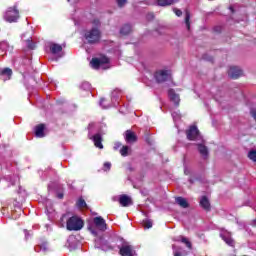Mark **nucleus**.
Segmentation results:
<instances>
[{"label":"nucleus","mask_w":256,"mask_h":256,"mask_svg":"<svg viewBox=\"0 0 256 256\" xmlns=\"http://www.w3.org/2000/svg\"><path fill=\"white\" fill-rule=\"evenodd\" d=\"M172 117L174 119V122L176 123V121H179V119H181V113H179V112H172Z\"/></svg>","instance_id":"nucleus-35"},{"label":"nucleus","mask_w":256,"mask_h":256,"mask_svg":"<svg viewBox=\"0 0 256 256\" xmlns=\"http://www.w3.org/2000/svg\"><path fill=\"white\" fill-rule=\"evenodd\" d=\"M18 19L19 10L17 9V6L8 8V10L4 13V20L7 21V23H17Z\"/></svg>","instance_id":"nucleus-4"},{"label":"nucleus","mask_w":256,"mask_h":256,"mask_svg":"<svg viewBox=\"0 0 256 256\" xmlns=\"http://www.w3.org/2000/svg\"><path fill=\"white\" fill-rule=\"evenodd\" d=\"M175 201L179 207H182V209H187V207H189V202L183 197H176Z\"/></svg>","instance_id":"nucleus-21"},{"label":"nucleus","mask_w":256,"mask_h":256,"mask_svg":"<svg viewBox=\"0 0 256 256\" xmlns=\"http://www.w3.org/2000/svg\"><path fill=\"white\" fill-rule=\"evenodd\" d=\"M176 241H181L182 243H185V245H186V247H188V249H191V247H192L189 240L183 236H179L178 239H176Z\"/></svg>","instance_id":"nucleus-27"},{"label":"nucleus","mask_w":256,"mask_h":256,"mask_svg":"<svg viewBox=\"0 0 256 256\" xmlns=\"http://www.w3.org/2000/svg\"><path fill=\"white\" fill-rule=\"evenodd\" d=\"M40 251H47L48 247H47V242L46 241H42L39 243L38 247H35V251L39 252Z\"/></svg>","instance_id":"nucleus-25"},{"label":"nucleus","mask_w":256,"mask_h":256,"mask_svg":"<svg viewBox=\"0 0 256 256\" xmlns=\"http://www.w3.org/2000/svg\"><path fill=\"white\" fill-rule=\"evenodd\" d=\"M187 139L189 141H197L201 139V134H199V129L196 126H191L189 130L186 132Z\"/></svg>","instance_id":"nucleus-10"},{"label":"nucleus","mask_w":256,"mask_h":256,"mask_svg":"<svg viewBox=\"0 0 256 256\" xmlns=\"http://www.w3.org/2000/svg\"><path fill=\"white\" fill-rule=\"evenodd\" d=\"M116 3L118 7L122 8L125 7V5H127V0H116Z\"/></svg>","instance_id":"nucleus-37"},{"label":"nucleus","mask_w":256,"mask_h":256,"mask_svg":"<svg viewBox=\"0 0 256 256\" xmlns=\"http://www.w3.org/2000/svg\"><path fill=\"white\" fill-rule=\"evenodd\" d=\"M190 19H191V14H189V12H186L185 23L188 31L191 29V23L189 22Z\"/></svg>","instance_id":"nucleus-28"},{"label":"nucleus","mask_w":256,"mask_h":256,"mask_svg":"<svg viewBox=\"0 0 256 256\" xmlns=\"http://www.w3.org/2000/svg\"><path fill=\"white\" fill-rule=\"evenodd\" d=\"M95 247L96 249H101L102 251H111L113 249V246L109 245V242H107L101 236H98L95 239Z\"/></svg>","instance_id":"nucleus-8"},{"label":"nucleus","mask_w":256,"mask_h":256,"mask_svg":"<svg viewBox=\"0 0 256 256\" xmlns=\"http://www.w3.org/2000/svg\"><path fill=\"white\" fill-rule=\"evenodd\" d=\"M111 169V162L104 163V171H109Z\"/></svg>","instance_id":"nucleus-40"},{"label":"nucleus","mask_w":256,"mask_h":256,"mask_svg":"<svg viewBox=\"0 0 256 256\" xmlns=\"http://www.w3.org/2000/svg\"><path fill=\"white\" fill-rule=\"evenodd\" d=\"M19 178L17 176H14L13 178H10V183L13 185Z\"/></svg>","instance_id":"nucleus-42"},{"label":"nucleus","mask_w":256,"mask_h":256,"mask_svg":"<svg viewBox=\"0 0 256 256\" xmlns=\"http://www.w3.org/2000/svg\"><path fill=\"white\" fill-rule=\"evenodd\" d=\"M145 5H157L158 7H169V5H175L179 3V0H144Z\"/></svg>","instance_id":"nucleus-6"},{"label":"nucleus","mask_w":256,"mask_h":256,"mask_svg":"<svg viewBox=\"0 0 256 256\" xmlns=\"http://www.w3.org/2000/svg\"><path fill=\"white\" fill-rule=\"evenodd\" d=\"M119 253L121 256H137L135 248H133L129 243H124L120 248Z\"/></svg>","instance_id":"nucleus-9"},{"label":"nucleus","mask_w":256,"mask_h":256,"mask_svg":"<svg viewBox=\"0 0 256 256\" xmlns=\"http://www.w3.org/2000/svg\"><path fill=\"white\" fill-rule=\"evenodd\" d=\"M66 229L68 231H81L83 229V220L77 216H72L67 220Z\"/></svg>","instance_id":"nucleus-3"},{"label":"nucleus","mask_w":256,"mask_h":256,"mask_svg":"<svg viewBox=\"0 0 256 256\" xmlns=\"http://www.w3.org/2000/svg\"><path fill=\"white\" fill-rule=\"evenodd\" d=\"M154 78L157 83H165V81H169V79H171V72L168 70H158L155 72Z\"/></svg>","instance_id":"nucleus-7"},{"label":"nucleus","mask_w":256,"mask_h":256,"mask_svg":"<svg viewBox=\"0 0 256 256\" xmlns=\"http://www.w3.org/2000/svg\"><path fill=\"white\" fill-rule=\"evenodd\" d=\"M105 98H101L100 99V102H99V105H100V107L102 108V109H109V107H111V106H105Z\"/></svg>","instance_id":"nucleus-38"},{"label":"nucleus","mask_w":256,"mask_h":256,"mask_svg":"<svg viewBox=\"0 0 256 256\" xmlns=\"http://www.w3.org/2000/svg\"><path fill=\"white\" fill-rule=\"evenodd\" d=\"M120 154L122 157H127V155H129V146H123L120 150Z\"/></svg>","instance_id":"nucleus-30"},{"label":"nucleus","mask_w":256,"mask_h":256,"mask_svg":"<svg viewBox=\"0 0 256 256\" xmlns=\"http://www.w3.org/2000/svg\"><path fill=\"white\" fill-rule=\"evenodd\" d=\"M92 69H108L105 65H109V58H93L90 62Z\"/></svg>","instance_id":"nucleus-5"},{"label":"nucleus","mask_w":256,"mask_h":256,"mask_svg":"<svg viewBox=\"0 0 256 256\" xmlns=\"http://www.w3.org/2000/svg\"><path fill=\"white\" fill-rule=\"evenodd\" d=\"M252 225H253V227H256V220L252 221Z\"/></svg>","instance_id":"nucleus-47"},{"label":"nucleus","mask_w":256,"mask_h":256,"mask_svg":"<svg viewBox=\"0 0 256 256\" xmlns=\"http://www.w3.org/2000/svg\"><path fill=\"white\" fill-rule=\"evenodd\" d=\"M81 88L84 89V91H89L91 89V84L89 82H84L81 84Z\"/></svg>","instance_id":"nucleus-33"},{"label":"nucleus","mask_w":256,"mask_h":256,"mask_svg":"<svg viewBox=\"0 0 256 256\" xmlns=\"http://www.w3.org/2000/svg\"><path fill=\"white\" fill-rule=\"evenodd\" d=\"M200 206L202 209H205V211H210L211 209V203H209V199H207L205 196L201 198Z\"/></svg>","instance_id":"nucleus-22"},{"label":"nucleus","mask_w":256,"mask_h":256,"mask_svg":"<svg viewBox=\"0 0 256 256\" xmlns=\"http://www.w3.org/2000/svg\"><path fill=\"white\" fill-rule=\"evenodd\" d=\"M58 197H59V199H63V195L62 194H59Z\"/></svg>","instance_id":"nucleus-48"},{"label":"nucleus","mask_w":256,"mask_h":256,"mask_svg":"<svg viewBox=\"0 0 256 256\" xmlns=\"http://www.w3.org/2000/svg\"><path fill=\"white\" fill-rule=\"evenodd\" d=\"M68 2L71 1V0H67Z\"/></svg>","instance_id":"nucleus-51"},{"label":"nucleus","mask_w":256,"mask_h":256,"mask_svg":"<svg viewBox=\"0 0 256 256\" xmlns=\"http://www.w3.org/2000/svg\"><path fill=\"white\" fill-rule=\"evenodd\" d=\"M228 75L230 79H239V77L243 76V70L237 66H231Z\"/></svg>","instance_id":"nucleus-11"},{"label":"nucleus","mask_w":256,"mask_h":256,"mask_svg":"<svg viewBox=\"0 0 256 256\" xmlns=\"http://www.w3.org/2000/svg\"><path fill=\"white\" fill-rule=\"evenodd\" d=\"M77 207H79L80 209H83L87 207V202H85L83 198H79V200L77 201Z\"/></svg>","instance_id":"nucleus-29"},{"label":"nucleus","mask_w":256,"mask_h":256,"mask_svg":"<svg viewBox=\"0 0 256 256\" xmlns=\"http://www.w3.org/2000/svg\"><path fill=\"white\" fill-rule=\"evenodd\" d=\"M61 51H63V46H61L60 44H56V43L50 44V52L52 53V55H59Z\"/></svg>","instance_id":"nucleus-19"},{"label":"nucleus","mask_w":256,"mask_h":256,"mask_svg":"<svg viewBox=\"0 0 256 256\" xmlns=\"http://www.w3.org/2000/svg\"><path fill=\"white\" fill-rule=\"evenodd\" d=\"M185 175H189V170L187 168L184 169Z\"/></svg>","instance_id":"nucleus-45"},{"label":"nucleus","mask_w":256,"mask_h":256,"mask_svg":"<svg viewBox=\"0 0 256 256\" xmlns=\"http://www.w3.org/2000/svg\"><path fill=\"white\" fill-rule=\"evenodd\" d=\"M88 230L94 237H99V232L105 233L107 231V222L103 217L97 216L88 224Z\"/></svg>","instance_id":"nucleus-2"},{"label":"nucleus","mask_w":256,"mask_h":256,"mask_svg":"<svg viewBox=\"0 0 256 256\" xmlns=\"http://www.w3.org/2000/svg\"><path fill=\"white\" fill-rule=\"evenodd\" d=\"M90 139H92L95 147H97L98 149H103V143H101L103 141V138H101V134H96L94 136H90Z\"/></svg>","instance_id":"nucleus-17"},{"label":"nucleus","mask_w":256,"mask_h":256,"mask_svg":"<svg viewBox=\"0 0 256 256\" xmlns=\"http://www.w3.org/2000/svg\"><path fill=\"white\" fill-rule=\"evenodd\" d=\"M198 151L202 158L209 159V148L204 143L197 144Z\"/></svg>","instance_id":"nucleus-13"},{"label":"nucleus","mask_w":256,"mask_h":256,"mask_svg":"<svg viewBox=\"0 0 256 256\" xmlns=\"http://www.w3.org/2000/svg\"><path fill=\"white\" fill-rule=\"evenodd\" d=\"M142 225L144 229H151L153 227V220L146 218L142 221Z\"/></svg>","instance_id":"nucleus-24"},{"label":"nucleus","mask_w":256,"mask_h":256,"mask_svg":"<svg viewBox=\"0 0 256 256\" xmlns=\"http://www.w3.org/2000/svg\"><path fill=\"white\" fill-rule=\"evenodd\" d=\"M11 75H13V70H11V68H4L0 72V77L3 81H9V79H11Z\"/></svg>","instance_id":"nucleus-18"},{"label":"nucleus","mask_w":256,"mask_h":256,"mask_svg":"<svg viewBox=\"0 0 256 256\" xmlns=\"http://www.w3.org/2000/svg\"><path fill=\"white\" fill-rule=\"evenodd\" d=\"M23 37H25V34L22 35V39H23Z\"/></svg>","instance_id":"nucleus-49"},{"label":"nucleus","mask_w":256,"mask_h":256,"mask_svg":"<svg viewBox=\"0 0 256 256\" xmlns=\"http://www.w3.org/2000/svg\"><path fill=\"white\" fill-rule=\"evenodd\" d=\"M220 237L223 239V241L226 242V245H229L230 247L235 246V240L231 237V232L228 231H222L220 233Z\"/></svg>","instance_id":"nucleus-12"},{"label":"nucleus","mask_w":256,"mask_h":256,"mask_svg":"<svg viewBox=\"0 0 256 256\" xmlns=\"http://www.w3.org/2000/svg\"><path fill=\"white\" fill-rule=\"evenodd\" d=\"M124 139L126 143H135L137 141V135L131 130H127L125 132Z\"/></svg>","instance_id":"nucleus-15"},{"label":"nucleus","mask_w":256,"mask_h":256,"mask_svg":"<svg viewBox=\"0 0 256 256\" xmlns=\"http://www.w3.org/2000/svg\"><path fill=\"white\" fill-rule=\"evenodd\" d=\"M132 28L131 25L129 24H125L121 29H120V33L121 35H129V33H131Z\"/></svg>","instance_id":"nucleus-23"},{"label":"nucleus","mask_w":256,"mask_h":256,"mask_svg":"<svg viewBox=\"0 0 256 256\" xmlns=\"http://www.w3.org/2000/svg\"><path fill=\"white\" fill-rule=\"evenodd\" d=\"M121 145H122L121 142H116L114 144V150L117 151V149L121 148Z\"/></svg>","instance_id":"nucleus-41"},{"label":"nucleus","mask_w":256,"mask_h":256,"mask_svg":"<svg viewBox=\"0 0 256 256\" xmlns=\"http://www.w3.org/2000/svg\"><path fill=\"white\" fill-rule=\"evenodd\" d=\"M168 97L170 98V101L176 105V107H179V102L181 99H179V96L175 93L174 89L168 90Z\"/></svg>","instance_id":"nucleus-16"},{"label":"nucleus","mask_w":256,"mask_h":256,"mask_svg":"<svg viewBox=\"0 0 256 256\" xmlns=\"http://www.w3.org/2000/svg\"><path fill=\"white\" fill-rule=\"evenodd\" d=\"M172 249H173V255L174 256H181V250H178L177 246L172 245Z\"/></svg>","instance_id":"nucleus-36"},{"label":"nucleus","mask_w":256,"mask_h":256,"mask_svg":"<svg viewBox=\"0 0 256 256\" xmlns=\"http://www.w3.org/2000/svg\"><path fill=\"white\" fill-rule=\"evenodd\" d=\"M35 135L38 138L45 137V124H40L35 127Z\"/></svg>","instance_id":"nucleus-20"},{"label":"nucleus","mask_w":256,"mask_h":256,"mask_svg":"<svg viewBox=\"0 0 256 256\" xmlns=\"http://www.w3.org/2000/svg\"><path fill=\"white\" fill-rule=\"evenodd\" d=\"M0 49H2V51H11V46H9V42L2 41L0 43Z\"/></svg>","instance_id":"nucleus-26"},{"label":"nucleus","mask_w":256,"mask_h":256,"mask_svg":"<svg viewBox=\"0 0 256 256\" xmlns=\"http://www.w3.org/2000/svg\"><path fill=\"white\" fill-rule=\"evenodd\" d=\"M119 203L122 207H129L130 205H133V200H131V197L124 194L120 195Z\"/></svg>","instance_id":"nucleus-14"},{"label":"nucleus","mask_w":256,"mask_h":256,"mask_svg":"<svg viewBox=\"0 0 256 256\" xmlns=\"http://www.w3.org/2000/svg\"><path fill=\"white\" fill-rule=\"evenodd\" d=\"M230 9L233 11V8H232V7H230Z\"/></svg>","instance_id":"nucleus-50"},{"label":"nucleus","mask_w":256,"mask_h":256,"mask_svg":"<svg viewBox=\"0 0 256 256\" xmlns=\"http://www.w3.org/2000/svg\"><path fill=\"white\" fill-rule=\"evenodd\" d=\"M148 19H153V17H155L154 15H153V13H150V14H148Z\"/></svg>","instance_id":"nucleus-44"},{"label":"nucleus","mask_w":256,"mask_h":256,"mask_svg":"<svg viewBox=\"0 0 256 256\" xmlns=\"http://www.w3.org/2000/svg\"><path fill=\"white\" fill-rule=\"evenodd\" d=\"M248 157L251 159V161H256V150H251L248 153Z\"/></svg>","instance_id":"nucleus-34"},{"label":"nucleus","mask_w":256,"mask_h":256,"mask_svg":"<svg viewBox=\"0 0 256 256\" xmlns=\"http://www.w3.org/2000/svg\"><path fill=\"white\" fill-rule=\"evenodd\" d=\"M67 217V214H64L61 218V221H65V218Z\"/></svg>","instance_id":"nucleus-46"},{"label":"nucleus","mask_w":256,"mask_h":256,"mask_svg":"<svg viewBox=\"0 0 256 256\" xmlns=\"http://www.w3.org/2000/svg\"><path fill=\"white\" fill-rule=\"evenodd\" d=\"M111 99H112V103L114 101H117V99H119V89H116L112 92V96H111Z\"/></svg>","instance_id":"nucleus-31"},{"label":"nucleus","mask_w":256,"mask_h":256,"mask_svg":"<svg viewBox=\"0 0 256 256\" xmlns=\"http://www.w3.org/2000/svg\"><path fill=\"white\" fill-rule=\"evenodd\" d=\"M26 45H27L28 49H35V44L33 43V41H31V37H29L26 40Z\"/></svg>","instance_id":"nucleus-32"},{"label":"nucleus","mask_w":256,"mask_h":256,"mask_svg":"<svg viewBox=\"0 0 256 256\" xmlns=\"http://www.w3.org/2000/svg\"><path fill=\"white\" fill-rule=\"evenodd\" d=\"M92 23L94 27L84 32V38L89 45H95V43L101 41V30H99L101 22H99V20H94Z\"/></svg>","instance_id":"nucleus-1"},{"label":"nucleus","mask_w":256,"mask_h":256,"mask_svg":"<svg viewBox=\"0 0 256 256\" xmlns=\"http://www.w3.org/2000/svg\"><path fill=\"white\" fill-rule=\"evenodd\" d=\"M173 11L177 17H181L183 15V12L180 9L174 8Z\"/></svg>","instance_id":"nucleus-39"},{"label":"nucleus","mask_w":256,"mask_h":256,"mask_svg":"<svg viewBox=\"0 0 256 256\" xmlns=\"http://www.w3.org/2000/svg\"><path fill=\"white\" fill-rule=\"evenodd\" d=\"M24 233H25V239H29V231L24 230Z\"/></svg>","instance_id":"nucleus-43"}]
</instances>
